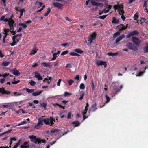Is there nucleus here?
<instances>
[{
	"mask_svg": "<svg viewBox=\"0 0 148 148\" xmlns=\"http://www.w3.org/2000/svg\"><path fill=\"white\" fill-rule=\"evenodd\" d=\"M114 8L115 10H118V11L119 14L121 15V18H126L125 16L123 15L124 12L123 10V5L121 4L119 5V3L115 5L113 7Z\"/></svg>",
	"mask_w": 148,
	"mask_h": 148,
	"instance_id": "1",
	"label": "nucleus"
},
{
	"mask_svg": "<svg viewBox=\"0 0 148 148\" xmlns=\"http://www.w3.org/2000/svg\"><path fill=\"white\" fill-rule=\"evenodd\" d=\"M92 5L94 6L102 7L103 6V3H99L97 2L101 1L103 2L105 1V0H90Z\"/></svg>",
	"mask_w": 148,
	"mask_h": 148,
	"instance_id": "2",
	"label": "nucleus"
},
{
	"mask_svg": "<svg viewBox=\"0 0 148 148\" xmlns=\"http://www.w3.org/2000/svg\"><path fill=\"white\" fill-rule=\"evenodd\" d=\"M97 34L95 32H93L92 34H91L90 36V37H88V45L90 46L92 42L96 38Z\"/></svg>",
	"mask_w": 148,
	"mask_h": 148,
	"instance_id": "3",
	"label": "nucleus"
},
{
	"mask_svg": "<svg viewBox=\"0 0 148 148\" xmlns=\"http://www.w3.org/2000/svg\"><path fill=\"white\" fill-rule=\"evenodd\" d=\"M13 19H0V21H3V22H8V24L10 26V30H14V21Z\"/></svg>",
	"mask_w": 148,
	"mask_h": 148,
	"instance_id": "4",
	"label": "nucleus"
},
{
	"mask_svg": "<svg viewBox=\"0 0 148 148\" xmlns=\"http://www.w3.org/2000/svg\"><path fill=\"white\" fill-rule=\"evenodd\" d=\"M126 46L130 50H132L135 51H137L138 50L137 47L131 43H127Z\"/></svg>",
	"mask_w": 148,
	"mask_h": 148,
	"instance_id": "5",
	"label": "nucleus"
},
{
	"mask_svg": "<svg viewBox=\"0 0 148 148\" xmlns=\"http://www.w3.org/2000/svg\"><path fill=\"white\" fill-rule=\"evenodd\" d=\"M132 40L133 43L137 46L141 43V40L135 36H132Z\"/></svg>",
	"mask_w": 148,
	"mask_h": 148,
	"instance_id": "6",
	"label": "nucleus"
},
{
	"mask_svg": "<svg viewBox=\"0 0 148 148\" xmlns=\"http://www.w3.org/2000/svg\"><path fill=\"white\" fill-rule=\"evenodd\" d=\"M0 93L2 95H8L11 94V92L6 90L4 87H2L0 88Z\"/></svg>",
	"mask_w": 148,
	"mask_h": 148,
	"instance_id": "7",
	"label": "nucleus"
},
{
	"mask_svg": "<svg viewBox=\"0 0 148 148\" xmlns=\"http://www.w3.org/2000/svg\"><path fill=\"white\" fill-rule=\"evenodd\" d=\"M0 93L2 95H8L11 94V92L6 90L4 87H2L0 88Z\"/></svg>",
	"mask_w": 148,
	"mask_h": 148,
	"instance_id": "8",
	"label": "nucleus"
},
{
	"mask_svg": "<svg viewBox=\"0 0 148 148\" xmlns=\"http://www.w3.org/2000/svg\"><path fill=\"white\" fill-rule=\"evenodd\" d=\"M138 32L136 30H135L133 31L130 32L126 36V38H128L134 35H138Z\"/></svg>",
	"mask_w": 148,
	"mask_h": 148,
	"instance_id": "9",
	"label": "nucleus"
},
{
	"mask_svg": "<svg viewBox=\"0 0 148 148\" xmlns=\"http://www.w3.org/2000/svg\"><path fill=\"white\" fill-rule=\"evenodd\" d=\"M128 24H127L126 26H124V24H121L117 27V29L119 31H121L123 30H125L128 27Z\"/></svg>",
	"mask_w": 148,
	"mask_h": 148,
	"instance_id": "10",
	"label": "nucleus"
},
{
	"mask_svg": "<svg viewBox=\"0 0 148 148\" xmlns=\"http://www.w3.org/2000/svg\"><path fill=\"white\" fill-rule=\"evenodd\" d=\"M96 64L98 66L104 65V67H106L107 66L106 62L103 61L97 60L96 62Z\"/></svg>",
	"mask_w": 148,
	"mask_h": 148,
	"instance_id": "11",
	"label": "nucleus"
},
{
	"mask_svg": "<svg viewBox=\"0 0 148 148\" xmlns=\"http://www.w3.org/2000/svg\"><path fill=\"white\" fill-rule=\"evenodd\" d=\"M29 138L31 140V141L36 144H37V138L34 135H32L29 136Z\"/></svg>",
	"mask_w": 148,
	"mask_h": 148,
	"instance_id": "12",
	"label": "nucleus"
},
{
	"mask_svg": "<svg viewBox=\"0 0 148 148\" xmlns=\"http://www.w3.org/2000/svg\"><path fill=\"white\" fill-rule=\"evenodd\" d=\"M39 3L38 5V12L41 11L45 7L43 3L42 2L38 3H38Z\"/></svg>",
	"mask_w": 148,
	"mask_h": 148,
	"instance_id": "13",
	"label": "nucleus"
},
{
	"mask_svg": "<svg viewBox=\"0 0 148 148\" xmlns=\"http://www.w3.org/2000/svg\"><path fill=\"white\" fill-rule=\"evenodd\" d=\"M111 8V6L110 5L108 6V7L105 8L103 10L100 12H99L100 14H101L104 12L105 13L108 12Z\"/></svg>",
	"mask_w": 148,
	"mask_h": 148,
	"instance_id": "14",
	"label": "nucleus"
},
{
	"mask_svg": "<svg viewBox=\"0 0 148 148\" xmlns=\"http://www.w3.org/2000/svg\"><path fill=\"white\" fill-rule=\"evenodd\" d=\"M29 142L25 141L24 142L23 145L20 146L21 148H29Z\"/></svg>",
	"mask_w": 148,
	"mask_h": 148,
	"instance_id": "15",
	"label": "nucleus"
},
{
	"mask_svg": "<svg viewBox=\"0 0 148 148\" xmlns=\"http://www.w3.org/2000/svg\"><path fill=\"white\" fill-rule=\"evenodd\" d=\"M53 5L54 7L58 8L60 9H61L63 5L62 4L57 2L53 3Z\"/></svg>",
	"mask_w": 148,
	"mask_h": 148,
	"instance_id": "16",
	"label": "nucleus"
},
{
	"mask_svg": "<svg viewBox=\"0 0 148 148\" xmlns=\"http://www.w3.org/2000/svg\"><path fill=\"white\" fill-rule=\"evenodd\" d=\"M117 86V85H115L113 87V90H115L116 93L119 92L123 88V86L122 85H121L120 87L119 88H116V87Z\"/></svg>",
	"mask_w": 148,
	"mask_h": 148,
	"instance_id": "17",
	"label": "nucleus"
},
{
	"mask_svg": "<svg viewBox=\"0 0 148 148\" xmlns=\"http://www.w3.org/2000/svg\"><path fill=\"white\" fill-rule=\"evenodd\" d=\"M43 119L41 118H39L38 119V129L40 127V126L42 125L43 124Z\"/></svg>",
	"mask_w": 148,
	"mask_h": 148,
	"instance_id": "18",
	"label": "nucleus"
},
{
	"mask_svg": "<svg viewBox=\"0 0 148 148\" xmlns=\"http://www.w3.org/2000/svg\"><path fill=\"white\" fill-rule=\"evenodd\" d=\"M50 118L49 119L46 118L45 119H43V122L45 124L47 125H49L51 126V123H50Z\"/></svg>",
	"mask_w": 148,
	"mask_h": 148,
	"instance_id": "19",
	"label": "nucleus"
},
{
	"mask_svg": "<svg viewBox=\"0 0 148 148\" xmlns=\"http://www.w3.org/2000/svg\"><path fill=\"white\" fill-rule=\"evenodd\" d=\"M50 132L51 133L56 134V135L60 133L61 130H58L57 129H55L51 130L50 131Z\"/></svg>",
	"mask_w": 148,
	"mask_h": 148,
	"instance_id": "20",
	"label": "nucleus"
},
{
	"mask_svg": "<svg viewBox=\"0 0 148 148\" xmlns=\"http://www.w3.org/2000/svg\"><path fill=\"white\" fill-rule=\"evenodd\" d=\"M71 124L74 125L73 126V127H75L79 126L80 124V123L79 121H75L72 122Z\"/></svg>",
	"mask_w": 148,
	"mask_h": 148,
	"instance_id": "21",
	"label": "nucleus"
},
{
	"mask_svg": "<svg viewBox=\"0 0 148 148\" xmlns=\"http://www.w3.org/2000/svg\"><path fill=\"white\" fill-rule=\"evenodd\" d=\"M41 64L45 67H48L49 68L51 67V66L50 62L46 63V62H42Z\"/></svg>",
	"mask_w": 148,
	"mask_h": 148,
	"instance_id": "22",
	"label": "nucleus"
},
{
	"mask_svg": "<svg viewBox=\"0 0 148 148\" xmlns=\"http://www.w3.org/2000/svg\"><path fill=\"white\" fill-rule=\"evenodd\" d=\"M12 73L13 74L17 76H18L20 74V73L18 71L15 69H14Z\"/></svg>",
	"mask_w": 148,
	"mask_h": 148,
	"instance_id": "23",
	"label": "nucleus"
},
{
	"mask_svg": "<svg viewBox=\"0 0 148 148\" xmlns=\"http://www.w3.org/2000/svg\"><path fill=\"white\" fill-rule=\"evenodd\" d=\"M124 35H121L120 36L118 37L117 39H116V41H115V43H116L117 44V43H118L119 41L121 40L124 37Z\"/></svg>",
	"mask_w": 148,
	"mask_h": 148,
	"instance_id": "24",
	"label": "nucleus"
},
{
	"mask_svg": "<svg viewBox=\"0 0 148 148\" xmlns=\"http://www.w3.org/2000/svg\"><path fill=\"white\" fill-rule=\"evenodd\" d=\"M46 142L45 140L44 139H41L38 138V144H41V143H44Z\"/></svg>",
	"mask_w": 148,
	"mask_h": 148,
	"instance_id": "25",
	"label": "nucleus"
},
{
	"mask_svg": "<svg viewBox=\"0 0 148 148\" xmlns=\"http://www.w3.org/2000/svg\"><path fill=\"white\" fill-rule=\"evenodd\" d=\"M74 51L78 53L81 54L83 53V51L79 49H76L74 50Z\"/></svg>",
	"mask_w": 148,
	"mask_h": 148,
	"instance_id": "26",
	"label": "nucleus"
},
{
	"mask_svg": "<svg viewBox=\"0 0 148 148\" xmlns=\"http://www.w3.org/2000/svg\"><path fill=\"white\" fill-rule=\"evenodd\" d=\"M12 38L13 42L12 43H11L10 44L11 46H14L16 44V41L15 40L16 38H14L13 37H12Z\"/></svg>",
	"mask_w": 148,
	"mask_h": 148,
	"instance_id": "27",
	"label": "nucleus"
},
{
	"mask_svg": "<svg viewBox=\"0 0 148 148\" xmlns=\"http://www.w3.org/2000/svg\"><path fill=\"white\" fill-rule=\"evenodd\" d=\"M50 123H51V126H52L54 124L53 122H55L56 120L55 119L51 117H50Z\"/></svg>",
	"mask_w": 148,
	"mask_h": 148,
	"instance_id": "28",
	"label": "nucleus"
},
{
	"mask_svg": "<svg viewBox=\"0 0 148 148\" xmlns=\"http://www.w3.org/2000/svg\"><path fill=\"white\" fill-rule=\"evenodd\" d=\"M51 11V9L50 8H48L47 9V10L46 12L44 13V15L45 16H47L49 13H50Z\"/></svg>",
	"mask_w": 148,
	"mask_h": 148,
	"instance_id": "29",
	"label": "nucleus"
},
{
	"mask_svg": "<svg viewBox=\"0 0 148 148\" xmlns=\"http://www.w3.org/2000/svg\"><path fill=\"white\" fill-rule=\"evenodd\" d=\"M25 90L29 93H33L34 92V89H29L27 88H26L25 89Z\"/></svg>",
	"mask_w": 148,
	"mask_h": 148,
	"instance_id": "30",
	"label": "nucleus"
},
{
	"mask_svg": "<svg viewBox=\"0 0 148 148\" xmlns=\"http://www.w3.org/2000/svg\"><path fill=\"white\" fill-rule=\"evenodd\" d=\"M53 57L51 58V61H53L54 60H55L56 59L57 57L58 56H57V55L56 54V53H53Z\"/></svg>",
	"mask_w": 148,
	"mask_h": 148,
	"instance_id": "31",
	"label": "nucleus"
},
{
	"mask_svg": "<svg viewBox=\"0 0 148 148\" xmlns=\"http://www.w3.org/2000/svg\"><path fill=\"white\" fill-rule=\"evenodd\" d=\"M143 50L144 53H148V44H147V46L144 47Z\"/></svg>",
	"mask_w": 148,
	"mask_h": 148,
	"instance_id": "32",
	"label": "nucleus"
},
{
	"mask_svg": "<svg viewBox=\"0 0 148 148\" xmlns=\"http://www.w3.org/2000/svg\"><path fill=\"white\" fill-rule=\"evenodd\" d=\"M88 110H84L83 112V119L84 120H85V119H86L87 117L85 115L86 114Z\"/></svg>",
	"mask_w": 148,
	"mask_h": 148,
	"instance_id": "33",
	"label": "nucleus"
},
{
	"mask_svg": "<svg viewBox=\"0 0 148 148\" xmlns=\"http://www.w3.org/2000/svg\"><path fill=\"white\" fill-rule=\"evenodd\" d=\"M12 130V129H11V130H8V131H6V132H4L3 133H2L0 134V136L1 137V136H2L3 135L5 134L6 133H9Z\"/></svg>",
	"mask_w": 148,
	"mask_h": 148,
	"instance_id": "34",
	"label": "nucleus"
},
{
	"mask_svg": "<svg viewBox=\"0 0 148 148\" xmlns=\"http://www.w3.org/2000/svg\"><path fill=\"white\" fill-rule=\"evenodd\" d=\"M81 93V96L79 98V100H81L83 99L84 96L85 95V93L84 91H82Z\"/></svg>",
	"mask_w": 148,
	"mask_h": 148,
	"instance_id": "35",
	"label": "nucleus"
},
{
	"mask_svg": "<svg viewBox=\"0 0 148 148\" xmlns=\"http://www.w3.org/2000/svg\"><path fill=\"white\" fill-rule=\"evenodd\" d=\"M10 62L5 61L3 62L2 64L4 66H8L10 64Z\"/></svg>",
	"mask_w": 148,
	"mask_h": 148,
	"instance_id": "36",
	"label": "nucleus"
},
{
	"mask_svg": "<svg viewBox=\"0 0 148 148\" xmlns=\"http://www.w3.org/2000/svg\"><path fill=\"white\" fill-rule=\"evenodd\" d=\"M120 31H117L115 32L113 35V37L114 38H115L117 36L120 34Z\"/></svg>",
	"mask_w": 148,
	"mask_h": 148,
	"instance_id": "37",
	"label": "nucleus"
},
{
	"mask_svg": "<svg viewBox=\"0 0 148 148\" xmlns=\"http://www.w3.org/2000/svg\"><path fill=\"white\" fill-rule=\"evenodd\" d=\"M21 140H19L16 145L12 147V148H17L19 145Z\"/></svg>",
	"mask_w": 148,
	"mask_h": 148,
	"instance_id": "38",
	"label": "nucleus"
},
{
	"mask_svg": "<svg viewBox=\"0 0 148 148\" xmlns=\"http://www.w3.org/2000/svg\"><path fill=\"white\" fill-rule=\"evenodd\" d=\"M19 26H22L23 27V28H26L27 27V26L26 25V24L25 23H20L19 24Z\"/></svg>",
	"mask_w": 148,
	"mask_h": 148,
	"instance_id": "39",
	"label": "nucleus"
},
{
	"mask_svg": "<svg viewBox=\"0 0 148 148\" xmlns=\"http://www.w3.org/2000/svg\"><path fill=\"white\" fill-rule=\"evenodd\" d=\"M105 97L106 99V101L105 103H108L110 101V98L107 95H106Z\"/></svg>",
	"mask_w": 148,
	"mask_h": 148,
	"instance_id": "40",
	"label": "nucleus"
},
{
	"mask_svg": "<svg viewBox=\"0 0 148 148\" xmlns=\"http://www.w3.org/2000/svg\"><path fill=\"white\" fill-rule=\"evenodd\" d=\"M79 88H80V89H82V90L84 89L85 88V86L84 84L83 83H81L80 85Z\"/></svg>",
	"mask_w": 148,
	"mask_h": 148,
	"instance_id": "41",
	"label": "nucleus"
},
{
	"mask_svg": "<svg viewBox=\"0 0 148 148\" xmlns=\"http://www.w3.org/2000/svg\"><path fill=\"white\" fill-rule=\"evenodd\" d=\"M74 82V81H73L72 79L69 80H68V84L69 86L72 85L73 83Z\"/></svg>",
	"mask_w": 148,
	"mask_h": 148,
	"instance_id": "42",
	"label": "nucleus"
},
{
	"mask_svg": "<svg viewBox=\"0 0 148 148\" xmlns=\"http://www.w3.org/2000/svg\"><path fill=\"white\" fill-rule=\"evenodd\" d=\"M22 36V34L21 33L20 34H18L16 35H14L12 37H14V38H16V37H21Z\"/></svg>",
	"mask_w": 148,
	"mask_h": 148,
	"instance_id": "43",
	"label": "nucleus"
},
{
	"mask_svg": "<svg viewBox=\"0 0 148 148\" xmlns=\"http://www.w3.org/2000/svg\"><path fill=\"white\" fill-rule=\"evenodd\" d=\"M69 53L70 55H71V56H80V55L79 54L77 53H74V52H70Z\"/></svg>",
	"mask_w": 148,
	"mask_h": 148,
	"instance_id": "44",
	"label": "nucleus"
},
{
	"mask_svg": "<svg viewBox=\"0 0 148 148\" xmlns=\"http://www.w3.org/2000/svg\"><path fill=\"white\" fill-rule=\"evenodd\" d=\"M119 22L118 19H113L112 23L115 24H118Z\"/></svg>",
	"mask_w": 148,
	"mask_h": 148,
	"instance_id": "45",
	"label": "nucleus"
},
{
	"mask_svg": "<svg viewBox=\"0 0 148 148\" xmlns=\"http://www.w3.org/2000/svg\"><path fill=\"white\" fill-rule=\"evenodd\" d=\"M25 9L23 8L21 10H20L19 11L20 12V16L19 17V18L21 17V16L23 15V13L25 11Z\"/></svg>",
	"mask_w": 148,
	"mask_h": 148,
	"instance_id": "46",
	"label": "nucleus"
},
{
	"mask_svg": "<svg viewBox=\"0 0 148 148\" xmlns=\"http://www.w3.org/2000/svg\"><path fill=\"white\" fill-rule=\"evenodd\" d=\"M42 79V78L40 76V73L38 72V80H41Z\"/></svg>",
	"mask_w": 148,
	"mask_h": 148,
	"instance_id": "47",
	"label": "nucleus"
},
{
	"mask_svg": "<svg viewBox=\"0 0 148 148\" xmlns=\"http://www.w3.org/2000/svg\"><path fill=\"white\" fill-rule=\"evenodd\" d=\"M14 95H12V96H20L21 95V93H18L17 94V92H15L13 93Z\"/></svg>",
	"mask_w": 148,
	"mask_h": 148,
	"instance_id": "48",
	"label": "nucleus"
},
{
	"mask_svg": "<svg viewBox=\"0 0 148 148\" xmlns=\"http://www.w3.org/2000/svg\"><path fill=\"white\" fill-rule=\"evenodd\" d=\"M145 72V70L143 72H140L138 74L136 75V76H140L143 75L144 74V73Z\"/></svg>",
	"mask_w": 148,
	"mask_h": 148,
	"instance_id": "49",
	"label": "nucleus"
},
{
	"mask_svg": "<svg viewBox=\"0 0 148 148\" xmlns=\"http://www.w3.org/2000/svg\"><path fill=\"white\" fill-rule=\"evenodd\" d=\"M26 123V121H23L22 122H21L20 123H19L18 124V125H16V126H20V125H22L25 124Z\"/></svg>",
	"mask_w": 148,
	"mask_h": 148,
	"instance_id": "50",
	"label": "nucleus"
},
{
	"mask_svg": "<svg viewBox=\"0 0 148 148\" xmlns=\"http://www.w3.org/2000/svg\"><path fill=\"white\" fill-rule=\"evenodd\" d=\"M68 53V50L65 51H63L61 53V55L62 56Z\"/></svg>",
	"mask_w": 148,
	"mask_h": 148,
	"instance_id": "51",
	"label": "nucleus"
},
{
	"mask_svg": "<svg viewBox=\"0 0 148 148\" xmlns=\"http://www.w3.org/2000/svg\"><path fill=\"white\" fill-rule=\"evenodd\" d=\"M56 105L59 106V107H60V108H62L63 109H64L65 108V107H64L63 106L60 105V104H58V103H56L55 105H54V106H56Z\"/></svg>",
	"mask_w": 148,
	"mask_h": 148,
	"instance_id": "52",
	"label": "nucleus"
},
{
	"mask_svg": "<svg viewBox=\"0 0 148 148\" xmlns=\"http://www.w3.org/2000/svg\"><path fill=\"white\" fill-rule=\"evenodd\" d=\"M29 83L32 86L36 84L35 82L32 80H31Z\"/></svg>",
	"mask_w": 148,
	"mask_h": 148,
	"instance_id": "53",
	"label": "nucleus"
},
{
	"mask_svg": "<svg viewBox=\"0 0 148 148\" xmlns=\"http://www.w3.org/2000/svg\"><path fill=\"white\" fill-rule=\"evenodd\" d=\"M20 82V81L19 80H18L16 81H12L11 82L13 84H16L19 83Z\"/></svg>",
	"mask_w": 148,
	"mask_h": 148,
	"instance_id": "54",
	"label": "nucleus"
},
{
	"mask_svg": "<svg viewBox=\"0 0 148 148\" xmlns=\"http://www.w3.org/2000/svg\"><path fill=\"white\" fill-rule=\"evenodd\" d=\"M139 15H138V13L137 12L134 15L133 18H138Z\"/></svg>",
	"mask_w": 148,
	"mask_h": 148,
	"instance_id": "55",
	"label": "nucleus"
},
{
	"mask_svg": "<svg viewBox=\"0 0 148 148\" xmlns=\"http://www.w3.org/2000/svg\"><path fill=\"white\" fill-rule=\"evenodd\" d=\"M9 75V74L5 73L4 74H2V77L4 78H6L7 76H8Z\"/></svg>",
	"mask_w": 148,
	"mask_h": 148,
	"instance_id": "56",
	"label": "nucleus"
},
{
	"mask_svg": "<svg viewBox=\"0 0 148 148\" xmlns=\"http://www.w3.org/2000/svg\"><path fill=\"white\" fill-rule=\"evenodd\" d=\"M70 1L71 0H63L62 3L63 4H65Z\"/></svg>",
	"mask_w": 148,
	"mask_h": 148,
	"instance_id": "57",
	"label": "nucleus"
},
{
	"mask_svg": "<svg viewBox=\"0 0 148 148\" xmlns=\"http://www.w3.org/2000/svg\"><path fill=\"white\" fill-rule=\"evenodd\" d=\"M107 15H103L101 16H100L98 18H105L107 16Z\"/></svg>",
	"mask_w": 148,
	"mask_h": 148,
	"instance_id": "58",
	"label": "nucleus"
},
{
	"mask_svg": "<svg viewBox=\"0 0 148 148\" xmlns=\"http://www.w3.org/2000/svg\"><path fill=\"white\" fill-rule=\"evenodd\" d=\"M71 95V94L68 93L67 92H64V96L65 97H67L69 95Z\"/></svg>",
	"mask_w": 148,
	"mask_h": 148,
	"instance_id": "59",
	"label": "nucleus"
},
{
	"mask_svg": "<svg viewBox=\"0 0 148 148\" xmlns=\"http://www.w3.org/2000/svg\"><path fill=\"white\" fill-rule=\"evenodd\" d=\"M147 1H146L145 0H144V4H143V7H147Z\"/></svg>",
	"mask_w": 148,
	"mask_h": 148,
	"instance_id": "60",
	"label": "nucleus"
},
{
	"mask_svg": "<svg viewBox=\"0 0 148 148\" xmlns=\"http://www.w3.org/2000/svg\"><path fill=\"white\" fill-rule=\"evenodd\" d=\"M5 81V79L4 78H2L0 80V83L1 84L3 83Z\"/></svg>",
	"mask_w": 148,
	"mask_h": 148,
	"instance_id": "61",
	"label": "nucleus"
},
{
	"mask_svg": "<svg viewBox=\"0 0 148 148\" xmlns=\"http://www.w3.org/2000/svg\"><path fill=\"white\" fill-rule=\"evenodd\" d=\"M6 104L7 105V106L8 107H10L13 105L12 103H7Z\"/></svg>",
	"mask_w": 148,
	"mask_h": 148,
	"instance_id": "62",
	"label": "nucleus"
},
{
	"mask_svg": "<svg viewBox=\"0 0 148 148\" xmlns=\"http://www.w3.org/2000/svg\"><path fill=\"white\" fill-rule=\"evenodd\" d=\"M36 52V50H33L31 51L30 54H34Z\"/></svg>",
	"mask_w": 148,
	"mask_h": 148,
	"instance_id": "63",
	"label": "nucleus"
},
{
	"mask_svg": "<svg viewBox=\"0 0 148 148\" xmlns=\"http://www.w3.org/2000/svg\"><path fill=\"white\" fill-rule=\"evenodd\" d=\"M10 31L9 29H4V32H5V34H7V33L9 32Z\"/></svg>",
	"mask_w": 148,
	"mask_h": 148,
	"instance_id": "64",
	"label": "nucleus"
}]
</instances>
